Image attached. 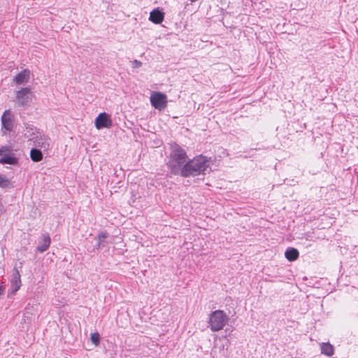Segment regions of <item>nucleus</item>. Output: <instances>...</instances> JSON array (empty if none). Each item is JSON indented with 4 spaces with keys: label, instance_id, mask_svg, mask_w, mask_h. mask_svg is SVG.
<instances>
[{
    "label": "nucleus",
    "instance_id": "nucleus-9",
    "mask_svg": "<svg viewBox=\"0 0 358 358\" xmlns=\"http://www.w3.org/2000/svg\"><path fill=\"white\" fill-rule=\"evenodd\" d=\"M21 285L20 272L16 268H14L13 271L12 279L10 280V289L12 290V293L15 294L17 291H18L21 287Z\"/></svg>",
    "mask_w": 358,
    "mask_h": 358
},
{
    "label": "nucleus",
    "instance_id": "nucleus-12",
    "mask_svg": "<svg viewBox=\"0 0 358 358\" xmlns=\"http://www.w3.org/2000/svg\"><path fill=\"white\" fill-rule=\"evenodd\" d=\"M51 239L48 234H44L41 236V241L36 248V250L40 252L46 251L50 245Z\"/></svg>",
    "mask_w": 358,
    "mask_h": 358
},
{
    "label": "nucleus",
    "instance_id": "nucleus-14",
    "mask_svg": "<svg viewBox=\"0 0 358 358\" xmlns=\"http://www.w3.org/2000/svg\"><path fill=\"white\" fill-rule=\"evenodd\" d=\"M320 351L322 355L331 357L334 354V347L329 342L320 343Z\"/></svg>",
    "mask_w": 358,
    "mask_h": 358
},
{
    "label": "nucleus",
    "instance_id": "nucleus-6",
    "mask_svg": "<svg viewBox=\"0 0 358 358\" xmlns=\"http://www.w3.org/2000/svg\"><path fill=\"white\" fill-rule=\"evenodd\" d=\"M32 99V92L29 87H24L17 91L16 101L19 106H26L29 104Z\"/></svg>",
    "mask_w": 358,
    "mask_h": 358
},
{
    "label": "nucleus",
    "instance_id": "nucleus-5",
    "mask_svg": "<svg viewBox=\"0 0 358 358\" xmlns=\"http://www.w3.org/2000/svg\"><path fill=\"white\" fill-rule=\"evenodd\" d=\"M31 141L33 143L34 148L41 149L43 152H47L50 149V139L43 131L40 132Z\"/></svg>",
    "mask_w": 358,
    "mask_h": 358
},
{
    "label": "nucleus",
    "instance_id": "nucleus-21",
    "mask_svg": "<svg viewBox=\"0 0 358 358\" xmlns=\"http://www.w3.org/2000/svg\"><path fill=\"white\" fill-rule=\"evenodd\" d=\"M11 152V149L9 146H2L0 148V156H4L6 153H10Z\"/></svg>",
    "mask_w": 358,
    "mask_h": 358
},
{
    "label": "nucleus",
    "instance_id": "nucleus-25",
    "mask_svg": "<svg viewBox=\"0 0 358 358\" xmlns=\"http://www.w3.org/2000/svg\"><path fill=\"white\" fill-rule=\"evenodd\" d=\"M191 3H194V2H196L198 0H189Z\"/></svg>",
    "mask_w": 358,
    "mask_h": 358
},
{
    "label": "nucleus",
    "instance_id": "nucleus-19",
    "mask_svg": "<svg viewBox=\"0 0 358 358\" xmlns=\"http://www.w3.org/2000/svg\"><path fill=\"white\" fill-rule=\"evenodd\" d=\"M0 187L3 188L12 187L10 181L3 175L0 173Z\"/></svg>",
    "mask_w": 358,
    "mask_h": 358
},
{
    "label": "nucleus",
    "instance_id": "nucleus-17",
    "mask_svg": "<svg viewBox=\"0 0 358 358\" xmlns=\"http://www.w3.org/2000/svg\"><path fill=\"white\" fill-rule=\"evenodd\" d=\"M108 236L109 234L106 231L100 233L96 238V243L94 245V250L100 249L103 243L106 242V239L108 237Z\"/></svg>",
    "mask_w": 358,
    "mask_h": 358
},
{
    "label": "nucleus",
    "instance_id": "nucleus-13",
    "mask_svg": "<svg viewBox=\"0 0 358 358\" xmlns=\"http://www.w3.org/2000/svg\"><path fill=\"white\" fill-rule=\"evenodd\" d=\"M30 71L28 69H24L18 73L14 78V81L17 85H22L28 82L29 79Z\"/></svg>",
    "mask_w": 358,
    "mask_h": 358
},
{
    "label": "nucleus",
    "instance_id": "nucleus-4",
    "mask_svg": "<svg viewBox=\"0 0 358 358\" xmlns=\"http://www.w3.org/2000/svg\"><path fill=\"white\" fill-rule=\"evenodd\" d=\"M150 103L155 108L162 110L167 106V96L160 92H154L150 96Z\"/></svg>",
    "mask_w": 358,
    "mask_h": 358
},
{
    "label": "nucleus",
    "instance_id": "nucleus-16",
    "mask_svg": "<svg viewBox=\"0 0 358 358\" xmlns=\"http://www.w3.org/2000/svg\"><path fill=\"white\" fill-rule=\"evenodd\" d=\"M285 256L287 260L293 262L299 258V252L294 248H288L285 252Z\"/></svg>",
    "mask_w": 358,
    "mask_h": 358
},
{
    "label": "nucleus",
    "instance_id": "nucleus-2",
    "mask_svg": "<svg viewBox=\"0 0 358 358\" xmlns=\"http://www.w3.org/2000/svg\"><path fill=\"white\" fill-rule=\"evenodd\" d=\"M210 169L209 160L207 157L200 155L193 159H188L186 166H183L181 177H195L204 175L208 169Z\"/></svg>",
    "mask_w": 358,
    "mask_h": 358
},
{
    "label": "nucleus",
    "instance_id": "nucleus-8",
    "mask_svg": "<svg viewBox=\"0 0 358 358\" xmlns=\"http://www.w3.org/2000/svg\"><path fill=\"white\" fill-rule=\"evenodd\" d=\"M2 130L5 129L6 132H10L13 128V116L9 110H6L1 115Z\"/></svg>",
    "mask_w": 358,
    "mask_h": 358
},
{
    "label": "nucleus",
    "instance_id": "nucleus-7",
    "mask_svg": "<svg viewBox=\"0 0 358 358\" xmlns=\"http://www.w3.org/2000/svg\"><path fill=\"white\" fill-rule=\"evenodd\" d=\"M112 124L110 116L106 113H100L95 119V126L98 129L110 128Z\"/></svg>",
    "mask_w": 358,
    "mask_h": 358
},
{
    "label": "nucleus",
    "instance_id": "nucleus-18",
    "mask_svg": "<svg viewBox=\"0 0 358 358\" xmlns=\"http://www.w3.org/2000/svg\"><path fill=\"white\" fill-rule=\"evenodd\" d=\"M0 164L16 165L18 164V159L15 156L5 155L0 158Z\"/></svg>",
    "mask_w": 358,
    "mask_h": 358
},
{
    "label": "nucleus",
    "instance_id": "nucleus-22",
    "mask_svg": "<svg viewBox=\"0 0 358 358\" xmlns=\"http://www.w3.org/2000/svg\"><path fill=\"white\" fill-rule=\"evenodd\" d=\"M303 238H305L306 241H311V237H310V233L307 232V233H304L303 234Z\"/></svg>",
    "mask_w": 358,
    "mask_h": 358
},
{
    "label": "nucleus",
    "instance_id": "nucleus-1",
    "mask_svg": "<svg viewBox=\"0 0 358 358\" xmlns=\"http://www.w3.org/2000/svg\"><path fill=\"white\" fill-rule=\"evenodd\" d=\"M189 158L186 151L177 143L171 145L167 168L171 174L181 176Z\"/></svg>",
    "mask_w": 358,
    "mask_h": 358
},
{
    "label": "nucleus",
    "instance_id": "nucleus-23",
    "mask_svg": "<svg viewBox=\"0 0 358 358\" xmlns=\"http://www.w3.org/2000/svg\"><path fill=\"white\" fill-rule=\"evenodd\" d=\"M134 63L135 64V67H140L142 63L138 60H134Z\"/></svg>",
    "mask_w": 358,
    "mask_h": 358
},
{
    "label": "nucleus",
    "instance_id": "nucleus-3",
    "mask_svg": "<svg viewBox=\"0 0 358 358\" xmlns=\"http://www.w3.org/2000/svg\"><path fill=\"white\" fill-rule=\"evenodd\" d=\"M229 320V317L224 310H217L209 314L208 327L212 331H218L224 328Z\"/></svg>",
    "mask_w": 358,
    "mask_h": 358
},
{
    "label": "nucleus",
    "instance_id": "nucleus-26",
    "mask_svg": "<svg viewBox=\"0 0 358 358\" xmlns=\"http://www.w3.org/2000/svg\"><path fill=\"white\" fill-rule=\"evenodd\" d=\"M333 358H337V357H333Z\"/></svg>",
    "mask_w": 358,
    "mask_h": 358
},
{
    "label": "nucleus",
    "instance_id": "nucleus-20",
    "mask_svg": "<svg viewBox=\"0 0 358 358\" xmlns=\"http://www.w3.org/2000/svg\"><path fill=\"white\" fill-rule=\"evenodd\" d=\"M91 341L96 345L99 344V342H100V335H99V334L97 333V332L92 334H91Z\"/></svg>",
    "mask_w": 358,
    "mask_h": 358
},
{
    "label": "nucleus",
    "instance_id": "nucleus-15",
    "mask_svg": "<svg viewBox=\"0 0 358 358\" xmlns=\"http://www.w3.org/2000/svg\"><path fill=\"white\" fill-rule=\"evenodd\" d=\"M43 150L38 148H32L30 150V158L34 162H39L43 158Z\"/></svg>",
    "mask_w": 358,
    "mask_h": 358
},
{
    "label": "nucleus",
    "instance_id": "nucleus-24",
    "mask_svg": "<svg viewBox=\"0 0 358 358\" xmlns=\"http://www.w3.org/2000/svg\"><path fill=\"white\" fill-rule=\"evenodd\" d=\"M4 289H5V287L2 285H0V296L3 294Z\"/></svg>",
    "mask_w": 358,
    "mask_h": 358
},
{
    "label": "nucleus",
    "instance_id": "nucleus-10",
    "mask_svg": "<svg viewBox=\"0 0 358 358\" xmlns=\"http://www.w3.org/2000/svg\"><path fill=\"white\" fill-rule=\"evenodd\" d=\"M41 131H42L34 127L33 124L24 123V136L25 138H28L29 141H31L33 140L34 137Z\"/></svg>",
    "mask_w": 358,
    "mask_h": 358
},
{
    "label": "nucleus",
    "instance_id": "nucleus-11",
    "mask_svg": "<svg viewBox=\"0 0 358 358\" xmlns=\"http://www.w3.org/2000/svg\"><path fill=\"white\" fill-rule=\"evenodd\" d=\"M164 19V13L159 8L153 9L149 17V20L155 24H160Z\"/></svg>",
    "mask_w": 358,
    "mask_h": 358
}]
</instances>
